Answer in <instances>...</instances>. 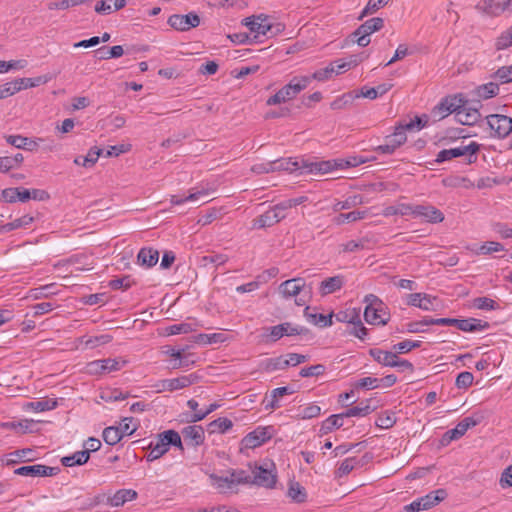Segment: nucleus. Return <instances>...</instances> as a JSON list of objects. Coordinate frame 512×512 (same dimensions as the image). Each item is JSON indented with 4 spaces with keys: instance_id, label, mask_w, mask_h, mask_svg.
I'll use <instances>...</instances> for the list:
<instances>
[{
    "instance_id": "f257e3e1",
    "label": "nucleus",
    "mask_w": 512,
    "mask_h": 512,
    "mask_svg": "<svg viewBox=\"0 0 512 512\" xmlns=\"http://www.w3.org/2000/svg\"><path fill=\"white\" fill-rule=\"evenodd\" d=\"M309 85V78L304 76L293 77L288 84L283 86L274 95L269 97L266 101L267 106L278 105L290 101L306 89Z\"/></svg>"
},
{
    "instance_id": "a211bd4d",
    "label": "nucleus",
    "mask_w": 512,
    "mask_h": 512,
    "mask_svg": "<svg viewBox=\"0 0 512 512\" xmlns=\"http://www.w3.org/2000/svg\"><path fill=\"white\" fill-rule=\"evenodd\" d=\"M185 442L193 447L200 446L205 441V432L200 425H189L181 431Z\"/></svg>"
},
{
    "instance_id": "8fccbe9b",
    "label": "nucleus",
    "mask_w": 512,
    "mask_h": 512,
    "mask_svg": "<svg viewBox=\"0 0 512 512\" xmlns=\"http://www.w3.org/2000/svg\"><path fill=\"white\" fill-rule=\"evenodd\" d=\"M150 449L149 454L147 455V461L152 462L154 460L159 459L164 454L168 452V447H166L163 442L160 440V438H157V442L154 444L151 442L148 446Z\"/></svg>"
},
{
    "instance_id": "4be33fe9",
    "label": "nucleus",
    "mask_w": 512,
    "mask_h": 512,
    "mask_svg": "<svg viewBox=\"0 0 512 512\" xmlns=\"http://www.w3.org/2000/svg\"><path fill=\"white\" fill-rule=\"evenodd\" d=\"M137 498V492L133 489H120L108 497V505L112 507L123 506L126 502Z\"/></svg>"
},
{
    "instance_id": "13d9d810",
    "label": "nucleus",
    "mask_w": 512,
    "mask_h": 512,
    "mask_svg": "<svg viewBox=\"0 0 512 512\" xmlns=\"http://www.w3.org/2000/svg\"><path fill=\"white\" fill-rule=\"evenodd\" d=\"M472 307L479 310H497L499 309L498 303L489 297H477L472 300Z\"/></svg>"
},
{
    "instance_id": "aec40b11",
    "label": "nucleus",
    "mask_w": 512,
    "mask_h": 512,
    "mask_svg": "<svg viewBox=\"0 0 512 512\" xmlns=\"http://www.w3.org/2000/svg\"><path fill=\"white\" fill-rule=\"evenodd\" d=\"M1 197L4 201L8 203L16 202L17 200L21 202H27L31 199V192L28 189L24 188H6L2 190Z\"/></svg>"
},
{
    "instance_id": "79ce46f5",
    "label": "nucleus",
    "mask_w": 512,
    "mask_h": 512,
    "mask_svg": "<svg viewBox=\"0 0 512 512\" xmlns=\"http://www.w3.org/2000/svg\"><path fill=\"white\" fill-rule=\"evenodd\" d=\"M412 204L398 203L396 205L387 206L383 209L382 214L386 217L393 215L407 216L412 215Z\"/></svg>"
},
{
    "instance_id": "58836bf2",
    "label": "nucleus",
    "mask_w": 512,
    "mask_h": 512,
    "mask_svg": "<svg viewBox=\"0 0 512 512\" xmlns=\"http://www.w3.org/2000/svg\"><path fill=\"white\" fill-rule=\"evenodd\" d=\"M344 416L342 413L329 416L322 422L320 432L321 434H327L334 429H339L343 426Z\"/></svg>"
},
{
    "instance_id": "37998d69",
    "label": "nucleus",
    "mask_w": 512,
    "mask_h": 512,
    "mask_svg": "<svg viewBox=\"0 0 512 512\" xmlns=\"http://www.w3.org/2000/svg\"><path fill=\"white\" fill-rule=\"evenodd\" d=\"M392 87V83H383L376 87H363L361 93L365 98L375 99L387 93Z\"/></svg>"
},
{
    "instance_id": "c85d7f7f",
    "label": "nucleus",
    "mask_w": 512,
    "mask_h": 512,
    "mask_svg": "<svg viewBox=\"0 0 512 512\" xmlns=\"http://www.w3.org/2000/svg\"><path fill=\"white\" fill-rule=\"evenodd\" d=\"M157 438H160V440L163 442V444L168 448L170 446H174L181 451L184 450L180 434L173 429L166 430L162 433H159L157 435Z\"/></svg>"
},
{
    "instance_id": "ea45409f",
    "label": "nucleus",
    "mask_w": 512,
    "mask_h": 512,
    "mask_svg": "<svg viewBox=\"0 0 512 512\" xmlns=\"http://www.w3.org/2000/svg\"><path fill=\"white\" fill-rule=\"evenodd\" d=\"M89 460L88 451H77L70 456L62 457L61 463L65 467L85 464Z\"/></svg>"
},
{
    "instance_id": "393cba45",
    "label": "nucleus",
    "mask_w": 512,
    "mask_h": 512,
    "mask_svg": "<svg viewBox=\"0 0 512 512\" xmlns=\"http://www.w3.org/2000/svg\"><path fill=\"white\" fill-rule=\"evenodd\" d=\"M456 327L464 332H475L489 328V323L475 318L457 319Z\"/></svg>"
},
{
    "instance_id": "72a5a7b5",
    "label": "nucleus",
    "mask_w": 512,
    "mask_h": 512,
    "mask_svg": "<svg viewBox=\"0 0 512 512\" xmlns=\"http://www.w3.org/2000/svg\"><path fill=\"white\" fill-rule=\"evenodd\" d=\"M304 315H305L306 319L308 320V322H310L314 325H318L319 327H322V328L329 327L333 324V322H332V318L334 316L333 313H330L328 315L318 314V313H310L309 307H306L304 310Z\"/></svg>"
},
{
    "instance_id": "69168bd1",
    "label": "nucleus",
    "mask_w": 512,
    "mask_h": 512,
    "mask_svg": "<svg viewBox=\"0 0 512 512\" xmlns=\"http://www.w3.org/2000/svg\"><path fill=\"white\" fill-rule=\"evenodd\" d=\"M391 0H368L367 5L362 10L359 20L363 19L365 16L369 14H373L377 12L380 8L386 6Z\"/></svg>"
},
{
    "instance_id": "dca6fc26",
    "label": "nucleus",
    "mask_w": 512,
    "mask_h": 512,
    "mask_svg": "<svg viewBox=\"0 0 512 512\" xmlns=\"http://www.w3.org/2000/svg\"><path fill=\"white\" fill-rule=\"evenodd\" d=\"M412 216L423 218L430 223H440L444 220V214L432 205H413Z\"/></svg>"
},
{
    "instance_id": "2f4dec72",
    "label": "nucleus",
    "mask_w": 512,
    "mask_h": 512,
    "mask_svg": "<svg viewBox=\"0 0 512 512\" xmlns=\"http://www.w3.org/2000/svg\"><path fill=\"white\" fill-rule=\"evenodd\" d=\"M499 93V85L495 82H489L478 86L474 90V94L478 97V100H487L497 96Z\"/></svg>"
},
{
    "instance_id": "2eb2a0df",
    "label": "nucleus",
    "mask_w": 512,
    "mask_h": 512,
    "mask_svg": "<svg viewBox=\"0 0 512 512\" xmlns=\"http://www.w3.org/2000/svg\"><path fill=\"white\" fill-rule=\"evenodd\" d=\"M480 107L481 103L479 101L469 103L467 106L462 108L461 111L456 112L455 117L462 125H474L481 118V113L479 112Z\"/></svg>"
},
{
    "instance_id": "4d7b16f0",
    "label": "nucleus",
    "mask_w": 512,
    "mask_h": 512,
    "mask_svg": "<svg viewBox=\"0 0 512 512\" xmlns=\"http://www.w3.org/2000/svg\"><path fill=\"white\" fill-rule=\"evenodd\" d=\"M112 339L113 338L111 335L102 334L99 336H92L87 339H85V337H83V338H81V343H84L86 348L93 349L100 345H105V344L110 343L112 341Z\"/></svg>"
},
{
    "instance_id": "b1692460",
    "label": "nucleus",
    "mask_w": 512,
    "mask_h": 512,
    "mask_svg": "<svg viewBox=\"0 0 512 512\" xmlns=\"http://www.w3.org/2000/svg\"><path fill=\"white\" fill-rule=\"evenodd\" d=\"M339 74H341V71L339 68H337V63H335V61H334V62L329 63V65L327 67L316 70L311 75H304V77L309 78V84H310L312 80L324 82V81L332 78L333 75H339Z\"/></svg>"
},
{
    "instance_id": "bb28decb",
    "label": "nucleus",
    "mask_w": 512,
    "mask_h": 512,
    "mask_svg": "<svg viewBox=\"0 0 512 512\" xmlns=\"http://www.w3.org/2000/svg\"><path fill=\"white\" fill-rule=\"evenodd\" d=\"M159 260V252L153 248H142L138 252L137 261L141 266L153 267Z\"/></svg>"
},
{
    "instance_id": "603ef678",
    "label": "nucleus",
    "mask_w": 512,
    "mask_h": 512,
    "mask_svg": "<svg viewBox=\"0 0 512 512\" xmlns=\"http://www.w3.org/2000/svg\"><path fill=\"white\" fill-rule=\"evenodd\" d=\"M367 56L364 55V53L360 54H354L349 56L347 60H336L335 63H337V68L340 69L341 73L357 66L359 63H361Z\"/></svg>"
},
{
    "instance_id": "cd10ccee",
    "label": "nucleus",
    "mask_w": 512,
    "mask_h": 512,
    "mask_svg": "<svg viewBox=\"0 0 512 512\" xmlns=\"http://www.w3.org/2000/svg\"><path fill=\"white\" fill-rule=\"evenodd\" d=\"M344 285V277L342 275H336L323 280L320 284L321 295H328L334 293L342 288Z\"/></svg>"
},
{
    "instance_id": "c756f323",
    "label": "nucleus",
    "mask_w": 512,
    "mask_h": 512,
    "mask_svg": "<svg viewBox=\"0 0 512 512\" xmlns=\"http://www.w3.org/2000/svg\"><path fill=\"white\" fill-rule=\"evenodd\" d=\"M34 451L30 448H23L15 450L7 455L6 464L14 465L18 462H29L35 459L33 455Z\"/></svg>"
},
{
    "instance_id": "3c124183",
    "label": "nucleus",
    "mask_w": 512,
    "mask_h": 512,
    "mask_svg": "<svg viewBox=\"0 0 512 512\" xmlns=\"http://www.w3.org/2000/svg\"><path fill=\"white\" fill-rule=\"evenodd\" d=\"M219 407H220V405L218 403H212L207 407V409L205 411H199L196 413L185 414V418L182 421H185L187 423L199 422V421L203 420L205 417H207L210 413L214 412Z\"/></svg>"
},
{
    "instance_id": "864d4df0",
    "label": "nucleus",
    "mask_w": 512,
    "mask_h": 512,
    "mask_svg": "<svg viewBox=\"0 0 512 512\" xmlns=\"http://www.w3.org/2000/svg\"><path fill=\"white\" fill-rule=\"evenodd\" d=\"M233 426V423L230 419L226 417H220L208 424V430L210 433H225L229 429H231Z\"/></svg>"
},
{
    "instance_id": "09e8293b",
    "label": "nucleus",
    "mask_w": 512,
    "mask_h": 512,
    "mask_svg": "<svg viewBox=\"0 0 512 512\" xmlns=\"http://www.w3.org/2000/svg\"><path fill=\"white\" fill-rule=\"evenodd\" d=\"M52 79L50 75H41L34 78H19L18 84L21 86V90L37 87L46 84Z\"/></svg>"
},
{
    "instance_id": "a18cd8bd",
    "label": "nucleus",
    "mask_w": 512,
    "mask_h": 512,
    "mask_svg": "<svg viewBox=\"0 0 512 512\" xmlns=\"http://www.w3.org/2000/svg\"><path fill=\"white\" fill-rule=\"evenodd\" d=\"M272 27L271 24L267 23V16L261 14L256 17L253 27H250V31L255 33V38H258L260 35L265 36Z\"/></svg>"
},
{
    "instance_id": "6e6d98bb",
    "label": "nucleus",
    "mask_w": 512,
    "mask_h": 512,
    "mask_svg": "<svg viewBox=\"0 0 512 512\" xmlns=\"http://www.w3.org/2000/svg\"><path fill=\"white\" fill-rule=\"evenodd\" d=\"M367 212L366 211H351L349 213H341L337 217H335L334 222L337 225L344 224L346 222H355L357 220L364 219L366 217Z\"/></svg>"
},
{
    "instance_id": "e433bc0d",
    "label": "nucleus",
    "mask_w": 512,
    "mask_h": 512,
    "mask_svg": "<svg viewBox=\"0 0 512 512\" xmlns=\"http://www.w3.org/2000/svg\"><path fill=\"white\" fill-rule=\"evenodd\" d=\"M509 2L510 0H484L483 9L487 14L499 15L507 9Z\"/></svg>"
},
{
    "instance_id": "0eeeda50",
    "label": "nucleus",
    "mask_w": 512,
    "mask_h": 512,
    "mask_svg": "<svg viewBox=\"0 0 512 512\" xmlns=\"http://www.w3.org/2000/svg\"><path fill=\"white\" fill-rule=\"evenodd\" d=\"M406 140V131L398 124L395 127L394 133L385 137V144L377 146L375 151L378 154H393Z\"/></svg>"
},
{
    "instance_id": "49530a36",
    "label": "nucleus",
    "mask_w": 512,
    "mask_h": 512,
    "mask_svg": "<svg viewBox=\"0 0 512 512\" xmlns=\"http://www.w3.org/2000/svg\"><path fill=\"white\" fill-rule=\"evenodd\" d=\"M383 26L384 20L380 17H374L361 24L358 27V32L371 35L372 33L381 30Z\"/></svg>"
},
{
    "instance_id": "6e6552de",
    "label": "nucleus",
    "mask_w": 512,
    "mask_h": 512,
    "mask_svg": "<svg viewBox=\"0 0 512 512\" xmlns=\"http://www.w3.org/2000/svg\"><path fill=\"white\" fill-rule=\"evenodd\" d=\"M364 162L363 158L357 156L348 157L347 159L323 160L318 161L317 169L319 175H324L333 170L356 167Z\"/></svg>"
},
{
    "instance_id": "ddd939ff",
    "label": "nucleus",
    "mask_w": 512,
    "mask_h": 512,
    "mask_svg": "<svg viewBox=\"0 0 512 512\" xmlns=\"http://www.w3.org/2000/svg\"><path fill=\"white\" fill-rule=\"evenodd\" d=\"M272 427H257L252 432L248 433L243 439L242 444L245 448H256L261 446L272 437Z\"/></svg>"
},
{
    "instance_id": "338daca9",
    "label": "nucleus",
    "mask_w": 512,
    "mask_h": 512,
    "mask_svg": "<svg viewBox=\"0 0 512 512\" xmlns=\"http://www.w3.org/2000/svg\"><path fill=\"white\" fill-rule=\"evenodd\" d=\"M512 46V26L503 31L495 42L496 50H504Z\"/></svg>"
},
{
    "instance_id": "9b49d317",
    "label": "nucleus",
    "mask_w": 512,
    "mask_h": 512,
    "mask_svg": "<svg viewBox=\"0 0 512 512\" xmlns=\"http://www.w3.org/2000/svg\"><path fill=\"white\" fill-rule=\"evenodd\" d=\"M60 472L59 467H50L43 464L21 466L14 470V474L31 477H51Z\"/></svg>"
},
{
    "instance_id": "e2e57ef3",
    "label": "nucleus",
    "mask_w": 512,
    "mask_h": 512,
    "mask_svg": "<svg viewBox=\"0 0 512 512\" xmlns=\"http://www.w3.org/2000/svg\"><path fill=\"white\" fill-rule=\"evenodd\" d=\"M361 460H357L355 457L345 459L336 471L338 477L348 475L356 466L362 465Z\"/></svg>"
},
{
    "instance_id": "774afa93",
    "label": "nucleus",
    "mask_w": 512,
    "mask_h": 512,
    "mask_svg": "<svg viewBox=\"0 0 512 512\" xmlns=\"http://www.w3.org/2000/svg\"><path fill=\"white\" fill-rule=\"evenodd\" d=\"M228 256L226 254H210L205 255L200 258V264L206 267L209 264H214L216 266H220L225 264L228 261Z\"/></svg>"
},
{
    "instance_id": "f03ea898",
    "label": "nucleus",
    "mask_w": 512,
    "mask_h": 512,
    "mask_svg": "<svg viewBox=\"0 0 512 512\" xmlns=\"http://www.w3.org/2000/svg\"><path fill=\"white\" fill-rule=\"evenodd\" d=\"M366 307L364 310V319L372 325H385L389 321V313L385 304L374 294H368L364 298Z\"/></svg>"
},
{
    "instance_id": "9d476101",
    "label": "nucleus",
    "mask_w": 512,
    "mask_h": 512,
    "mask_svg": "<svg viewBox=\"0 0 512 512\" xmlns=\"http://www.w3.org/2000/svg\"><path fill=\"white\" fill-rule=\"evenodd\" d=\"M167 23L175 30L188 31L200 24V18L193 12L186 15L174 14L168 18Z\"/></svg>"
},
{
    "instance_id": "680f3d73",
    "label": "nucleus",
    "mask_w": 512,
    "mask_h": 512,
    "mask_svg": "<svg viewBox=\"0 0 512 512\" xmlns=\"http://www.w3.org/2000/svg\"><path fill=\"white\" fill-rule=\"evenodd\" d=\"M448 106L451 113L456 115V112L461 111L462 108L469 104V101L466 100L462 94L447 96L446 97Z\"/></svg>"
},
{
    "instance_id": "0e129e2a",
    "label": "nucleus",
    "mask_w": 512,
    "mask_h": 512,
    "mask_svg": "<svg viewBox=\"0 0 512 512\" xmlns=\"http://www.w3.org/2000/svg\"><path fill=\"white\" fill-rule=\"evenodd\" d=\"M212 485H214L221 492L231 489L234 486V479L231 477H221L215 474L210 475Z\"/></svg>"
},
{
    "instance_id": "a19ab883",
    "label": "nucleus",
    "mask_w": 512,
    "mask_h": 512,
    "mask_svg": "<svg viewBox=\"0 0 512 512\" xmlns=\"http://www.w3.org/2000/svg\"><path fill=\"white\" fill-rule=\"evenodd\" d=\"M208 194H209V191L206 189H201V190L191 189L188 196L181 197L179 195H172L170 201H171V204H173V205H181L187 201L199 200L200 198L205 197Z\"/></svg>"
},
{
    "instance_id": "a878e982",
    "label": "nucleus",
    "mask_w": 512,
    "mask_h": 512,
    "mask_svg": "<svg viewBox=\"0 0 512 512\" xmlns=\"http://www.w3.org/2000/svg\"><path fill=\"white\" fill-rule=\"evenodd\" d=\"M369 355L379 364L387 367H393L397 354L393 351H386L378 348H371Z\"/></svg>"
},
{
    "instance_id": "c9c22d12",
    "label": "nucleus",
    "mask_w": 512,
    "mask_h": 512,
    "mask_svg": "<svg viewBox=\"0 0 512 512\" xmlns=\"http://www.w3.org/2000/svg\"><path fill=\"white\" fill-rule=\"evenodd\" d=\"M34 218L30 215H24L12 222L0 225V234L8 233L15 229L25 228L33 222Z\"/></svg>"
},
{
    "instance_id": "052dcab7",
    "label": "nucleus",
    "mask_w": 512,
    "mask_h": 512,
    "mask_svg": "<svg viewBox=\"0 0 512 512\" xmlns=\"http://www.w3.org/2000/svg\"><path fill=\"white\" fill-rule=\"evenodd\" d=\"M448 106L451 113L456 115V112L461 111L462 108L469 104V101L466 100L462 94L447 96L446 97Z\"/></svg>"
},
{
    "instance_id": "bf43d9fd",
    "label": "nucleus",
    "mask_w": 512,
    "mask_h": 512,
    "mask_svg": "<svg viewBox=\"0 0 512 512\" xmlns=\"http://www.w3.org/2000/svg\"><path fill=\"white\" fill-rule=\"evenodd\" d=\"M396 423L395 413L393 411L386 410L379 414L375 424L381 429H389Z\"/></svg>"
},
{
    "instance_id": "423d86ee",
    "label": "nucleus",
    "mask_w": 512,
    "mask_h": 512,
    "mask_svg": "<svg viewBox=\"0 0 512 512\" xmlns=\"http://www.w3.org/2000/svg\"><path fill=\"white\" fill-rule=\"evenodd\" d=\"M445 496L446 492L443 489L430 492L427 495L414 500L410 504L405 505L404 510L406 512H420L422 510H428L442 501Z\"/></svg>"
},
{
    "instance_id": "6ab92c4d",
    "label": "nucleus",
    "mask_w": 512,
    "mask_h": 512,
    "mask_svg": "<svg viewBox=\"0 0 512 512\" xmlns=\"http://www.w3.org/2000/svg\"><path fill=\"white\" fill-rule=\"evenodd\" d=\"M251 477V484H256L266 488H272L276 483V475L273 474L272 471L264 469L261 466L255 468Z\"/></svg>"
},
{
    "instance_id": "473e14b6",
    "label": "nucleus",
    "mask_w": 512,
    "mask_h": 512,
    "mask_svg": "<svg viewBox=\"0 0 512 512\" xmlns=\"http://www.w3.org/2000/svg\"><path fill=\"white\" fill-rule=\"evenodd\" d=\"M103 153V150L98 147H92L86 156H77L74 159V163L78 166H83L86 168L92 167L97 162L100 155Z\"/></svg>"
},
{
    "instance_id": "f8f14e48",
    "label": "nucleus",
    "mask_w": 512,
    "mask_h": 512,
    "mask_svg": "<svg viewBox=\"0 0 512 512\" xmlns=\"http://www.w3.org/2000/svg\"><path fill=\"white\" fill-rule=\"evenodd\" d=\"M279 204H276L265 213L261 214L253 220V227L255 228H266L271 227L274 224L280 222L286 217V214L282 209H278Z\"/></svg>"
},
{
    "instance_id": "f3484780",
    "label": "nucleus",
    "mask_w": 512,
    "mask_h": 512,
    "mask_svg": "<svg viewBox=\"0 0 512 512\" xmlns=\"http://www.w3.org/2000/svg\"><path fill=\"white\" fill-rule=\"evenodd\" d=\"M306 289L304 278H293L282 282L279 286V293L284 298L297 296Z\"/></svg>"
},
{
    "instance_id": "7ed1b4c3",
    "label": "nucleus",
    "mask_w": 512,
    "mask_h": 512,
    "mask_svg": "<svg viewBox=\"0 0 512 512\" xmlns=\"http://www.w3.org/2000/svg\"><path fill=\"white\" fill-rule=\"evenodd\" d=\"M274 171L299 172L300 175H319L318 161L306 159L282 158L274 160Z\"/></svg>"
},
{
    "instance_id": "4c0bfd02",
    "label": "nucleus",
    "mask_w": 512,
    "mask_h": 512,
    "mask_svg": "<svg viewBox=\"0 0 512 512\" xmlns=\"http://www.w3.org/2000/svg\"><path fill=\"white\" fill-rule=\"evenodd\" d=\"M287 494L296 503H303L307 499L306 489L299 482L291 481Z\"/></svg>"
},
{
    "instance_id": "4468645a",
    "label": "nucleus",
    "mask_w": 512,
    "mask_h": 512,
    "mask_svg": "<svg viewBox=\"0 0 512 512\" xmlns=\"http://www.w3.org/2000/svg\"><path fill=\"white\" fill-rule=\"evenodd\" d=\"M309 330L306 327L292 325L289 322H285L270 328V337L273 342L279 340L283 336H294V335H306Z\"/></svg>"
},
{
    "instance_id": "39448f33",
    "label": "nucleus",
    "mask_w": 512,
    "mask_h": 512,
    "mask_svg": "<svg viewBox=\"0 0 512 512\" xmlns=\"http://www.w3.org/2000/svg\"><path fill=\"white\" fill-rule=\"evenodd\" d=\"M486 122L493 138L505 139L512 134V118L503 114L486 116Z\"/></svg>"
},
{
    "instance_id": "c03bdc74",
    "label": "nucleus",
    "mask_w": 512,
    "mask_h": 512,
    "mask_svg": "<svg viewBox=\"0 0 512 512\" xmlns=\"http://www.w3.org/2000/svg\"><path fill=\"white\" fill-rule=\"evenodd\" d=\"M288 367V363L283 356L267 358L261 363V368L266 372L282 370Z\"/></svg>"
},
{
    "instance_id": "5fc2aeb1",
    "label": "nucleus",
    "mask_w": 512,
    "mask_h": 512,
    "mask_svg": "<svg viewBox=\"0 0 512 512\" xmlns=\"http://www.w3.org/2000/svg\"><path fill=\"white\" fill-rule=\"evenodd\" d=\"M103 440L106 444L113 446L116 445L123 438L120 433V428L116 426H109L103 430Z\"/></svg>"
},
{
    "instance_id": "f704fd0d",
    "label": "nucleus",
    "mask_w": 512,
    "mask_h": 512,
    "mask_svg": "<svg viewBox=\"0 0 512 512\" xmlns=\"http://www.w3.org/2000/svg\"><path fill=\"white\" fill-rule=\"evenodd\" d=\"M112 4L114 10H120L125 7L126 0H101L95 5V11L99 14H110L112 12Z\"/></svg>"
},
{
    "instance_id": "412c9836",
    "label": "nucleus",
    "mask_w": 512,
    "mask_h": 512,
    "mask_svg": "<svg viewBox=\"0 0 512 512\" xmlns=\"http://www.w3.org/2000/svg\"><path fill=\"white\" fill-rule=\"evenodd\" d=\"M435 300L436 297H431L425 293H412L408 295L407 304L429 311L434 310Z\"/></svg>"
},
{
    "instance_id": "20e7f679",
    "label": "nucleus",
    "mask_w": 512,
    "mask_h": 512,
    "mask_svg": "<svg viewBox=\"0 0 512 512\" xmlns=\"http://www.w3.org/2000/svg\"><path fill=\"white\" fill-rule=\"evenodd\" d=\"M480 145L476 142H471L468 145L459 146L456 148L443 149L437 154L436 162L442 163L458 157H467V163L472 164L477 161V152Z\"/></svg>"
},
{
    "instance_id": "1a4fd4ad",
    "label": "nucleus",
    "mask_w": 512,
    "mask_h": 512,
    "mask_svg": "<svg viewBox=\"0 0 512 512\" xmlns=\"http://www.w3.org/2000/svg\"><path fill=\"white\" fill-rule=\"evenodd\" d=\"M199 376L195 373L180 376L173 379H165L160 381L157 385L159 387L158 392L162 391H175L179 389L186 388L199 380Z\"/></svg>"
},
{
    "instance_id": "5701e85b",
    "label": "nucleus",
    "mask_w": 512,
    "mask_h": 512,
    "mask_svg": "<svg viewBox=\"0 0 512 512\" xmlns=\"http://www.w3.org/2000/svg\"><path fill=\"white\" fill-rule=\"evenodd\" d=\"M5 139L8 144L18 149L35 151L38 148V143L35 140L22 135H7Z\"/></svg>"
},
{
    "instance_id": "7c9ffc66",
    "label": "nucleus",
    "mask_w": 512,
    "mask_h": 512,
    "mask_svg": "<svg viewBox=\"0 0 512 512\" xmlns=\"http://www.w3.org/2000/svg\"><path fill=\"white\" fill-rule=\"evenodd\" d=\"M294 390L289 386H283L275 388L271 391L270 398L267 399V403L265 405L266 409L275 410L280 407L279 398L284 395L293 394Z\"/></svg>"
},
{
    "instance_id": "de8ad7c7",
    "label": "nucleus",
    "mask_w": 512,
    "mask_h": 512,
    "mask_svg": "<svg viewBox=\"0 0 512 512\" xmlns=\"http://www.w3.org/2000/svg\"><path fill=\"white\" fill-rule=\"evenodd\" d=\"M369 402H370V400H366L365 405H363L364 403L362 402L360 406H356V407L347 409L345 412L342 413L344 418L367 416L368 414H370L371 412H373L375 410V407H371Z\"/></svg>"
}]
</instances>
